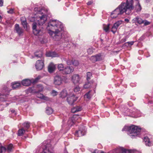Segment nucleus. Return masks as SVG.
<instances>
[{
    "label": "nucleus",
    "instance_id": "f257e3e1",
    "mask_svg": "<svg viewBox=\"0 0 153 153\" xmlns=\"http://www.w3.org/2000/svg\"><path fill=\"white\" fill-rule=\"evenodd\" d=\"M63 28V25L61 22L56 20H50L48 23L47 29L53 39L58 40L62 38Z\"/></svg>",
    "mask_w": 153,
    "mask_h": 153
},
{
    "label": "nucleus",
    "instance_id": "f03ea898",
    "mask_svg": "<svg viewBox=\"0 0 153 153\" xmlns=\"http://www.w3.org/2000/svg\"><path fill=\"white\" fill-rule=\"evenodd\" d=\"M132 0H127L126 3H122L111 14V17L115 18L124 12L127 14H129L133 9Z\"/></svg>",
    "mask_w": 153,
    "mask_h": 153
},
{
    "label": "nucleus",
    "instance_id": "7ed1b4c3",
    "mask_svg": "<svg viewBox=\"0 0 153 153\" xmlns=\"http://www.w3.org/2000/svg\"><path fill=\"white\" fill-rule=\"evenodd\" d=\"M47 16L45 15H42L39 16V18L37 20L38 25L35 22H33L32 25L33 32L35 35H41L43 33V29L40 28L39 25H42L46 22Z\"/></svg>",
    "mask_w": 153,
    "mask_h": 153
},
{
    "label": "nucleus",
    "instance_id": "20e7f679",
    "mask_svg": "<svg viewBox=\"0 0 153 153\" xmlns=\"http://www.w3.org/2000/svg\"><path fill=\"white\" fill-rule=\"evenodd\" d=\"M127 127L128 128L127 133L131 138H134L140 134L141 129L138 128L137 126L133 125Z\"/></svg>",
    "mask_w": 153,
    "mask_h": 153
},
{
    "label": "nucleus",
    "instance_id": "39448f33",
    "mask_svg": "<svg viewBox=\"0 0 153 153\" xmlns=\"http://www.w3.org/2000/svg\"><path fill=\"white\" fill-rule=\"evenodd\" d=\"M137 152L136 150H126L123 148H120L116 149L113 153H137Z\"/></svg>",
    "mask_w": 153,
    "mask_h": 153
},
{
    "label": "nucleus",
    "instance_id": "423d86ee",
    "mask_svg": "<svg viewBox=\"0 0 153 153\" xmlns=\"http://www.w3.org/2000/svg\"><path fill=\"white\" fill-rule=\"evenodd\" d=\"M81 77L78 74H73L71 76V80L74 84H77L79 83Z\"/></svg>",
    "mask_w": 153,
    "mask_h": 153
},
{
    "label": "nucleus",
    "instance_id": "0eeeda50",
    "mask_svg": "<svg viewBox=\"0 0 153 153\" xmlns=\"http://www.w3.org/2000/svg\"><path fill=\"white\" fill-rule=\"evenodd\" d=\"M50 145L49 144L44 145L42 146L43 152L41 153H53V150L51 148H49Z\"/></svg>",
    "mask_w": 153,
    "mask_h": 153
},
{
    "label": "nucleus",
    "instance_id": "6e6552de",
    "mask_svg": "<svg viewBox=\"0 0 153 153\" xmlns=\"http://www.w3.org/2000/svg\"><path fill=\"white\" fill-rule=\"evenodd\" d=\"M74 71V69L72 67L67 66L65 67L62 74H68L72 73Z\"/></svg>",
    "mask_w": 153,
    "mask_h": 153
},
{
    "label": "nucleus",
    "instance_id": "1a4fd4ad",
    "mask_svg": "<svg viewBox=\"0 0 153 153\" xmlns=\"http://www.w3.org/2000/svg\"><path fill=\"white\" fill-rule=\"evenodd\" d=\"M44 66V61L43 60H38L36 63L35 66L37 70L42 69Z\"/></svg>",
    "mask_w": 153,
    "mask_h": 153
},
{
    "label": "nucleus",
    "instance_id": "9d476101",
    "mask_svg": "<svg viewBox=\"0 0 153 153\" xmlns=\"http://www.w3.org/2000/svg\"><path fill=\"white\" fill-rule=\"evenodd\" d=\"M62 78L59 75H56L55 77L54 81V84L56 85H60L62 84Z\"/></svg>",
    "mask_w": 153,
    "mask_h": 153
},
{
    "label": "nucleus",
    "instance_id": "9b49d317",
    "mask_svg": "<svg viewBox=\"0 0 153 153\" xmlns=\"http://www.w3.org/2000/svg\"><path fill=\"white\" fill-rule=\"evenodd\" d=\"M121 24V21H118L115 23L112 27L111 31L114 33H115L116 32L118 27Z\"/></svg>",
    "mask_w": 153,
    "mask_h": 153
},
{
    "label": "nucleus",
    "instance_id": "f8f14e48",
    "mask_svg": "<svg viewBox=\"0 0 153 153\" xmlns=\"http://www.w3.org/2000/svg\"><path fill=\"white\" fill-rule=\"evenodd\" d=\"M77 99V98L75 97L74 95H73L70 97H67V101L69 104L72 105L74 102Z\"/></svg>",
    "mask_w": 153,
    "mask_h": 153
},
{
    "label": "nucleus",
    "instance_id": "ddd939ff",
    "mask_svg": "<svg viewBox=\"0 0 153 153\" xmlns=\"http://www.w3.org/2000/svg\"><path fill=\"white\" fill-rule=\"evenodd\" d=\"M15 30L19 35L21 36L23 35L24 32L23 30L19 27L18 24H16L15 25Z\"/></svg>",
    "mask_w": 153,
    "mask_h": 153
},
{
    "label": "nucleus",
    "instance_id": "4468645a",
    "mask_svg": "<svg viewBox=\"0 0 153 153\" xmlns=\"http://www.w3.org/2000/svg\"><path fill=\"white\" fill-rule=\"evenodd\" d=\"M32 80L26 79L23 80L22 83V85L25 86H29L31 83H33Z\"/></svg>",
    "mask_w": 153,
    "mask_h": 153
},
{
    "label": "nucleus",
    "instance_id": "2eb2a0df",
    "mask_svg": "<svg viewBox=\"0 0 153 153\" xmlns=\"http://www.w3.org/2000/svg\"><path fill=\"white\" fill-rule=\"evenodd\" d=\"M132 21V22H137L139 24H143V20L141 18L138 17H136L134 18Z\"/></svg>",
    "mask_w": 153,
    "mask_h": 153
},
{
    "label": "nucleus",
    "instance_id": "dca6fc26",
    "mask_svg": "<svg viewBox=\"0 0 153 153\" xmlns=\"http://www.w3.org/2000/svg\"><path fill=\"white\" fill-rule=\"evenodd\" d=\"M21 23L24 28L25 29H27V23L25 18L24 17H22L21 18Z\"/></svg>",
    "mask_w": 153,
    "mask_h": 153
},
{
    "label": "nucleus",
    "instance_id": "f3484780",
    "mask_svg": "<svg viewBox=\"0 0 153 153\" xmlns=\"http://www.w3.org/2000/svg\"><path fill=\"white\" fill-rule=\"evenodd\" d=\"M56 67L53 63H51L48 66V70L49 73L53 72L55 70Z\"/></svg>",
    "mask_w": 153,
    "mask_h": 153
},
{
    "label": "nucleus",
    "instance_id": "a211bd4d",
    "mask_svg": "<svg viewBox=\"0 0 153 153\" xmlns=\"http://www.w3.org/2000/svg\"><path fill=\"white\" fill-rule=\"evenodd\" d=\"M36 93V96L38 98L46 100H49V98L48 97L44 96L42 94L40 93L39 92Z\"/></svg>",
    "mask_w": 153,
    "mask_h": 153
},
{
    "label": "nucleus",
    "instance_id": "6ab92c4d",
    "mask_svg": "<svg viewBox=\"0 0 153 153\" xmlns=\"http://www.w3.org/2000/svg\"><path fill=\"white\" fill-rule=\"evenodd\" d=\"M145 145L146 146H150L152 145V143L150 141L148 137H145L144 139Z\"/></svg>",
    "mask_w": 153,
    "mask_h": 153
},
{
    "label": "nucleus",
    "instance_id": "aec40b11",
    "mask_svg": "<svg viewBox=\"0 0 153 153\" xmlns=\"http://www.w3.org/2000/svg\"><path fill=\"white\" fill-rule=\"evenodd\" d=\"M11 86L13 89L19 88L20 86V83L18 82H14L12 83Z\"/></svg>",
    "mask_w": 153,
    "mask_h": 153
},
{
    "label": "nucleus",
    "instance_id": "412c9836",
    "mask_svg": "<svg viewBox=\"0 0 153 153\" xmlns=\"http://www.w3.org/2000/svg\"><path fill=\"white\" fill-rule=\"evenodd\" d=\"M43 89V87L42 85H38L36 86V89H35V93L39 92L42 91Z\"/></svg>",
    "mask_w": 153,
    "mask_h": 153
},
{
    "label": "nucleus",
    "instance_id": "4be33fe9",
    "mask_svg": "<svg viewBox=\"0 0 153 153\" xmlns=\"http://www.w3.org/2000/svg\"><path fill=\"white\" fill-rule=\"evenodd\" d=\"M82 110V108L79 106L74 107L71 109V112L73 113H75L77 112L81 111Z\"/></svg>",
    "mask_w": 153,
    "mask_h": 153
},
{
    "label": "nucleus",
    "instance_id": "5701e85b",
    "mask_svg": "<svg viewBox=\"0 0 153 153\" xmlns=\"http://www.w3.org/2000/svg\"><path fill=\"white\" fill-rule=\"evenodd\" d=\"M84 132L81 130L76 131L75 133V135L77 137H81L84 135Z\"/></svg>",
    "mask_w": 153,
    "mask_h": 153
},
{
    "label": "nucleus",
    "instance_id": "b1692460",
    "mask_svg": "<svg viewBox=\"0 0 153 153\" xmlns=\"http://www.w3.org/2000/svg\"><path fill=\"white\" fill-rule=\"evenodd\" d=\"M4 90V91L6 92L5 94V97H7L6 95L9 94V92L11 90V89L9 88L8 86H5L3 88Z\"/></svg>",
    "mask_w": 153,
    "mask_h": 153
},
{
    "label": "nucleus",
    "instance_id": "393cba45",
    "mask_svg": "<svg viewBox=\"0 0 153 153\" xmlns=\"http://www.w3.org/2000/svg\"><path fill=\"white\" fill-rule=\"evenodd\" d=\"M142 9L141 6L139 2L135 5V9L137 12L140 11Z\"/></svg>",
    "mask_w": 153,
    "mask_h": 153
},
{
    "label": "nucleus",
    "instance_id": "a878e982",
    "mask_svg": "<svg viewBox=\"0 0 153 153\" xmlns=\"http://www.w3.org/2000/svg\"><path fill=\"white\" fill-rule=\"evenodd\" d=\"M26 131H27V130L24 129V128H22L19 130L18 135L19 136H22Z\"/></svg>",
    "mask_w": 153,
    "mask_h": 153
},
{
    "label": "nucleus",
    "instance_id": "bb28decb",
    "mask_svg": "<svg viewBox=\"0 0 153 153\" xmlns=\"http://www.w3.org/2000/svg\"><path fill=\"white\" fill-rule=\"evenodd\" d=\"M53 110L50 107H47L46 109V113L48 115L52 114L53 112Z\"/></svg>",
    "mask_w": 153,
    "mask_h": 153
},
{
    "label": "nucleus",
    "instance_id": "cd10ccee",
    "mask_svg": "<svg viewBox=\"0 0 153 153\" xmlns=\"http://www.w3.org/2000/svg\"><path fill=\"white\" fill-rule=\"evenodd\" d=\"M60 97H62L64 98L67 95V93L66 91L65 90H63L62 91L60 94Z\"/></svg>",
    "mask_w": 153,
    "mask_h": 153
},
{
    "label": "nucleus",
    "instance_id": "c85d7f7f",
    "mask_svg": "<svg viewBox=\"0 0 153 153\" xmlns=\"http://www.w3.org/2000/svg\"><path fill=\"white\" fill-rule=\"evenodd\" d=\"M65 67L62 64H59L58 65L57 68L62 73Z\"/></svg>",
    "mask_w": 153,
    "mask_h": 153
},
{
    "label": "nucleus",
    "instance_id": "c756f323",
    "mask_svg": "<svg viewBox=\"0 0 153 153\" xmlns=\"http://www.w3.org/2000/svg\"><path fill=\"white\" fill-rule=\"evenodd\" d=\"M13 148V145L12 144H10L9 145L7 148V151L8 152H11L12 151Z\"/></svg>",
    "mask_w": 153,
    "mask_h": 153
},
{
    "label": "nucleus",
    "instance_id": "7c9ffc66",
    "mask_svg": "<svg viewBox=\"0 0 153 153\" xmlns=\"http://www.w3.org/2000/svg\"><path fill=\"white\" fill-rule=\"evenodd\" d=\"M23 125L24 128H25L27 130V129H28L30 126V123L28 122H25L23 124Z\"/></svg>",
    "mask_w": 153,
    "mask_h": 153
},
{
    "label": "nucleus",
    "instance_id": "2f4dec72",
    "mask_svg": "<svg viewBox=\"0 0 153 153\" xmlns=\"http://www.w3.org/2000/svg\"><path fill=\"white\" fill-rule=\"evenodd\" d=\"M110 25V24H108L107 25H104L103 27V30L105 31V32H107L108 31L109 29Z\"/></svg>",
    "mask_w": 153,
    "mask_h": 153
},
{
    "label": "nucleus",
    "instance_id": "473e14b6",
    "mask_svg": "<svg viewBox=\"0 0 153 153\" xmlns=\"http://www.w3.org/2000/svg\"><path fill=\"white\" fill-rule=\"evenodd\" d=\"M90 91H89L85 95L84 97L85 99L89 100L91 98V95L90 94Z\"/></svg>",
    "mask_w": 153,
    "mask_h": 153
},
{
    "label": "nucleus",
    "instance_id": "72a5a7b5",
    "mask_svg": "<svg viewBox=\"0 0 153 153\" xmlns=\"http://www.w3.org/2000/svg\"><path fill=\"white\" fill-rule=\"evenodd\" d=\"M0 152L1 153H5L7 149L6 148L2 146H1V144L0 143Z\"/></svg>",
    "mask_w": 153,
    "mask_h": 153
},
{
    "label": "nucleus",
    "instance_id": "f704fd0d",
    "mask_svg": "<svg viewBox=\"0 0 153 153\" xmlns=\"http://www.w3.org/2000/svg\"><path fill=\"white\" fill-rule=\"evenodd\" d=\"M51 94L52 96L54 97L57 95L58 92L55 90H53L51 92Z\"/></svg>",
    "mask_w": 153,
    "mask_h": 153
},
{
    "label": "nucleus",
    "instance_id": "c9c22d12",
    "mask_svg": "<svg viewBox=\"0 0 153 153\" xmlns=\"http://www.w3.org/2000/svg\"><path fill=\"white\" fill-rule=\"evenodd\" d=\"M96 61H99L101 60V55L100 54L95 55Z\"/></svg>",
    "mask_w": 153,
    "mask_h": 153
},
{
    "label": "nucleus",
    "instance_id": "e433bc0d",
    "mask_svg": "<svg viewBox=\"0 0 153 153\" xmlns=\"http://www.w3.org/2000/svg\"><path fill=\"white\" fill-rule=\"evenodd\" d=\"M92 76L91 73L90 72H88L87 73V79L88 81L89 80Z\"/></svg>",
    "mask_w": 153,
    "mask_h": 153
},
{
    "label": "nucleus",
    "instance_id": "4c0bfd02",
    "mask_svg": "<svg viewBox=\"0 0 153 153\" xmlns=\"http://www.w3.org/2000/svg\"><path fill=\"white\" fill-rule=\"evenodd\" d=\"M41 78V76H39L37 77H36L35 79H32L33 81V83H35L38 81V80L40 79Z\"/></svg>",
    "mask_w": 153,
    "mask_h": 153
},
{
    "label": "nucleus",
    "instance_id": "58836bf2",
    "mask_svg": "<svg viewBox=\"0 0 153 153\" xmlns=\"http://www.w3.org/2000/svg\"><path fill=\"white\" fill-rule=\"evenodd\" d=\"M93 52V48H91L88 49L87 50V52L89 54H91Z\"/></svg>",
    "mask_w": 153,
    "mask_h": 153
},
{
    "label": "nucleus",
    "instance_id": "ea45409f",
    "mask_svg": "<svg viewBox=\"0 0 153 153\" xmlns=\"http://www.w3.org/2000/svg\"><path fill=\"white\" fill-rule=\"evenodd\" d=\"M72 64L75 66H77L79 64V62L78 61L74 60V61H73Z\"/></svg>",
    "mask_w": 153,
    "mask_h": 153
},
{
    "label": "nucleus",
    "instance_id": "a19ab883",
    "mask_svg": "<svg viewBox=\"0 0 153 153\" xmlns=\"http://www.w3.org/2000/svg\"><path fill=\"white\" fill-rule=\"evenodd\" d=\"M51 57H55L58 56V55L55 52H51Z\"/></svg>",
    "mask_w": 153,
    "mask_h": 153
},
{
    "label": "nucleus",
    "instance_id": "79ce46f5",
    "mask_svg": "<svg viewBox=\"0 0 153 153\" xmlns=\"http://www.w3.org/2000/svg\"><path fill=\"white\" fill-rule=\"evenodd\" d=\"M90 59L93 62H94L97 61L95 56H91L90 58Z\"/></svg>",
    "mask_w": 153,
    "mask_h": 153
},
{
    "label": "nucleus",
    "instance_id": "37998d69",
    "mask_svg": "<svg viewBox=\"0 0 153 153\" xmlns=\"http://www.w3.org/2000/svg\"><path fill=\"white\" fill-rule=\"evenodd\" d=\"M90 86V84L89 82L86 83L84 85V87L85 88H89Z\"/></svg>",
    "mask_w": 153,
    "mask_h": 153
},
{
    "label": "nucleus",
    "instance_id": "c03bdc74",
    "mask_svg": "<svg viewBox=\"0 0 153 153\" xmlns=\"http://www.w3.org/2000/svg\"><path fill=\"white\" fill-rule=\"evenodd\" d=\"M145 26H146L150 24V22L146 20H143V23Z\"/></svg>",
    "mask_w": 153,
    "mask_h": 153
},
{
    "label": "nucleus",
    "instance_id": "a18cd8bd",
    "mask_svg": "<svg viewBox=\"0 0 153 153\" xmlns=\"http://www.w3.org/2000/svg\"><path fill=\"white\" fill-rule=\"evenodd\" d=\"M35 56L36 57L40 58V57H42V54L41 52H40L38 54L36 53L35 54Z\"/></svg>",
    "mask_w": 153,
    "mask_h": 153
},
{
    "label": "nucleus",
    "instance_id": "49530a36",
    "mask_svg": "<svg viewBox=\"0 0 153 153\" xmlns=\"http://www.w3.org/2000/svg\"><path fill=\"white\" fill-rule=\"evenodd\" d=\"M73 61H71L70 59L66 61V63L68 65H71L72 64Z\"/></svg>",
    "mask_w": 153,
    "mask_h": 153
},
{
    "label": "nucleus",
    "instance_id": "de8ad7c7",
    "mask_svg": "<svg viewBox=\"0 0 153 153\" xmlns=\"http://www.w3.org/2000/svg\"><path fill=\"white\" fill-rule=\"evenodd\" d=\"M80 90V88L78 86H76L75 87L74 89V92H77L78 91H79Z\"/></svg>",
    "mask_w": 153,
    "mask_h": 153
},
{
    "label": "nucleus",
    "instance_id": "09e8293b",
    "mask_svg": "<svg viewBox=\"0 0 153 153\" xmlns=\"http://www.w3.org/2000/svg\"><path fill=\"white\" fill-rule=\"evenodd\" d=\"M7 12L8 13L13 14L14 13V10L13 9H10L9 10L7 11Z\"/></svg>",
    "mask_w": 153,
    "mask_h": 153
},
{
    "label": "nucleus",
    "instance_id": "8fccbe9b",
    "mask_svg": "<svg viewBox=\"0 0 153 153\" xmlns=\"http://www.w3.org/2000/svg\"><path fill=\"white\" fill-rule=\"evenodd\" d=\"M134 41H132L130 42H127V43L128 44V45L129 46L130 45H132L134 44Z\"/></svg>",
    "mask_w": 153,
    "mask_h": 153
},
{
    "label": "nucleus",
    "instance_id": "3c124183",
    "mask_svg": "<svg viewBox=\"0 0 153 153\" xmlns=\"http://www.w3.org/2000/svg\"><path fill=\"white\" fill-rule=\"evenodd\" d=\"M51 52H47L46 53V55L48 57H51Z\"/></svg>",
    "mask_w": 153,
    "mask_h": 153
},
{
    "label": "nucleus",
    "instance_id": "603ef678",
    "mask_svg": "<svg viewBox=\"0 0 153 153\" xmlns=\"http://www.w3.org/2000/svg\"><path fill=\"white\" fill-rule=\"evenodd\" d=\"M3 0H0V6H3Z\"/></svg>",
    "mask_w": 153,
    "mask_h": 153
},
{
    "label": "nucleus",
    "instance_id": "864d4df0",
    "mask_svg": "<svg viewBox=\"0 0 153 153\" xmlns=\"http://www.w3.org/2000/svg\"><path fill=\"white\" fill-rule=\"evenodd\" d=\"M34 10L35 11H37V13H39L40 12L39 11H38L39 10H38V8L37 7H35L34 8Z\"/></svg>",
    "mask_w": 153,
    "mask_h": 153
},
{
    "label": "nucleus",
    "instance_id": "5fc2aeb1",
    "mask_svg": "<svg viewBox=\"0 0 153 153\" xmlns=\"http://www.w3.org/2000/svg\"><path fill=\"white\" fill-rule=\"evenodd\" d=\"M79 115H74L73 117V118H74V119H77L78 118V117H79Z\"/></svg>",
    "mask_w": 153,
    "mask_h": 153
},
{
    "label": "nucleus",
    "instance_id": "6e6d98bb",
    "mask_svg": "<svg viewBox=\"0 0 153 153\" xmlns=\"http://www.w3.org/2000/svg\"><path fill=\"white\" fill-rule=\"evenodd\" d=\"M70 122H71V123L70 124L71 125V126L74 123V122L73 121V120L72 121H71V120H69L68 121V123Z\"/></svg>",
    "mask_w": 153,
    "mask_h": 153
},
{
    "label": "nucleus",
    "instance_id": "4d7b16f0",
    "mask_svg": "<svg viewBox=\"0 0 153 153\" xmlns=\"http://www.w3.org/2000/svg\"><path fill=\"white\" fill-rule=\"evenodd\" d=\"M93 2L92 1H89L87 3V4L88 5H90Z\"/></svg>",
    "mask_w": 153,
    "mask_h": 153
},
{
    "label": "nucleus",
    "instance_id": "13d9d810",
    "mask_svg": "<svg viewBox=\"0 0 153 153\" xmlns=\"http://www.w3.org/2000/svg\"><path fill=\"white\" fill-rule=\"evenodd\" d=\"M33 90H32L31 88H30L28 90V91L29 92H32Z\"/></svg>",
    "mask_w": 153,
    "mask_h": 153
},
{
    "label": "nucleus",
    "instance_id": "bf43d9fd",
    "mask_svg": "<svg viewBox=\"0 0 153 153\" xmlns=\"http://www.w3.org/2000/svg\"><path fill=\"white\" fill-rule=\"evenodd\" d=\"M5 94H3V95H1V96H2V97H1V98H3L4 99H6V97H5Z\"/></svg>",
    "mask_w": 153,
    "mask_h": 153
},
{
    "label": "nucleus",
    "instance_id": "052dcab7",
    "mask_svg": "<svg viewBox=\"0 0 153 153\" xmlns=\"http://www.w3.org/2000/svg\"><path fill=\"white\" fill-rule=\"evenodd\" d=\"M127 38V37H126L125 38H123L122 40V41L123 42H125L126 41V39Z\"/></svg>",
    "mask_w": 153,
    "mask_h": 153
},
{
    "label": "nucleus",
    "instance_id": "680f3d73",
    "mask_svg": "<svg viewBox=\"0 0 153 153\" xmlns=\"http://www.w3.org/2000/svg\"><path fill=\"white\" fill-rule=\"evenodd\" d=\"M124 20L125 22H128L129 21V19L127 18L125 19Z\"/></svg>",
    "mask_w": 153,
    "mask_h": 153
},
{
    "label": "nucleus",
    "instance_id": "e2e57ef3",
    "mask_svg": "<svg viewBox=\"0 0 153 153\" xmlns=\"http://www.w3.org/2000/svg\"><path fill=\"white\" fill-rule=\"evenodd\" d=\"M10 111L12 113H14L15 112V110H13V109L11 110Z\"/></svg>",
    "mask_w": 153,
    "mask_h": 153
},
{
    "label": "nucleus",
    "instance_id": "0e129e2a",
    "mask_svg": "<svg viewBox=\"0 0 153 153\" xmlns=\"http://www.w3.org/2000/svg\"><path fill=\"white\" fill-rule=\"evenodd\" d=\"M2 17H1V16L0 15V22L2 20Z\"/></svg>",
    "mask_w": 153,
    "mask_h": 153
},
{
    "label": "nucleus",
    "instance_id": "69168bd1",
    "mask_svg": "<svg viewBox=\"0 0 153 153\" xmlns=\"http://www.w3.org/2000/svg\"><path fill=\"white\" fill-rule=\"evenodd\" d=\"M124 129H125V128L123 129H122V131H124Z\"/></svg>",
    "mask_w": 153,
    "mask_h": 153
},
{
    "label": "nucleus",
    "instance_id": "338daca9",
    "mask_svg": "<svg viewBox=\"0 0 153 153\" xmlns=\"http://www.w3.org/2000/svg\"><path fill=\"white\" fill-rule=\"evenodd\" d=\"M4 100H2V101H4Z\"/></svg>",
    "mask_w": 153,
    "mask_h": 153
}]
</instances>
